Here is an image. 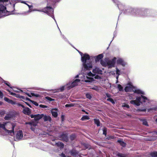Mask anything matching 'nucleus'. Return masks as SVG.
<instances>
[{"mask_svg": "<svg viewBox=\"0 0 157 157\" xmlns=\"http://www.w3.org/2000/svg\"><path fill=\"white\" fill-rule=\"evenodd\" d=\"M35 11L42 12L47 13L48 15H52L53 13V9L51 6H47L41 10L35 9Z\"/></svg>", "mask_w": 157, "mask_h": 157, "instance_id": "3", "label": "nucleus"}, {"mask_svg": "<svg viewBox=\"0 0 157 157\" xmlns=\"http://www.w3.org/2000/svg\"><path fill=\"white\" fill-rule=\"evenodd\" d=\"M103 134L105 136H106L107 135V128L105 127H104L103 128Z\"/></svg>", "mask_w": 157, "mask_h": 157, "instance_id": "37", "label": "nucleus"}, {"mask_svg": "<svg viewBox=\"0 0 157 157\" xmlns=\"http://www.w3.org/2000/svg\"><path fill=\"white\" fill-rule=\"evenodd\" d=\"M103 57V55L102 54L98 55V56L95 57V61L96 62L99 61L100 59H102Z\"/></svg>", "mask_w": 157, "mask_h": 157, "instance_id": "16", "label": "nucleus"}, {"mask_svg": "<svg viewBox=\"0 0 157 157\" xmlns=\"http://www.w3.org/2000/svg\"><path fill=\"white\" fill-rule=\"evenodd\" d=\"M46 99L47 100H48L49 101H55V99L53 98H51L50 97H45Z\"/></svg>", "mask_w": 157, "mask_h": 157, "instance_id": "39", "label": "nucleus"}, {"mask_svg": "<svg viewBox=\"0 0 157 157\" xmlns=\"http://www.w3.org/2000/svg\"><path fill=\"white\" fill-rule=\"evenodd\" d=\"M117 142L123 147H125L126 146V143L123 141L122 139L118 140Z\"/></svg>", "mask_w": 157, "mask_h": 157, "instance_id": "18", "label": "nucleus"}, {"mask_svg": "<svg viewBox=\"0 0 157 157\" xmlns=\"http://www.w3.org/2000/svg\"><path fill=\"white\" fill-rule=\"evenodd\" d=\"M116 74L118 75H120L119 73L120 72V70L118 69L117 68H116Z\"/></svg>", "mask_w": 157, "mask_h": 157, "instance_id": "48", "label": "nucleus"}, {"mask_svg": "<svg viewBox=\"0 0 157 157\" xmlns=\"http://www.w3.org/2000/svg\"><path fill=\"white\" fill-rule=\"evenodd\" d=\"M31 102L36 106H38V104L36 102L32 100Z\"/></svg>", "mask_w": 157, "mask_h": 157, "instance_id": "46", "label": "nucleus"}, {"mask_svg": "<svg viewBox=\"0 0 157 157\" xmlns=\"http://www.w3.org/2000/svg\"><path fill=\"white\" fill-rule=\"evenodd\" d=\"M4 83L6 84L7 86H9L10 88H12V87L10 86V83L7 81H4Z\"/></svg>", "mask_w": 157, "mask_h": 157, "instance_id": "42", "label": "nucleus"}, {"mask_svg": "<svg viewBox=\"0 0 157 157\" xmlns=\"http://www.w3.org/2000/svg\"><path fill=\"white\" fill-rule=\"evenodd\" d=\"M5 124H2L0 123V128H2Z\"/></svg>", "mask_w": 157, "mask_h": 157, "instance_id": "61", "label": "nucleus"}, {"mask_svg": "<svg viewBox=\"0 0 157 157\" xmlns=\"http://www.w3.org/2000/svg\"><path fill=\"white\" fill-rule=\"evenodd\" d=\"M43 119L44 121H50L51 120V117L49 116H47L45 115L43 116Z\"/></svg>", "mask_w": 157, "mask_h": 157, "instance_id": "19", "label": "nucleus"}, {"mask_svg": "<svg viewBox=\"0 0 157 157\" xmlns=\"http://www.w3.org/2000/svg\"><path fill=\"white\" fill-rule=\"evenodd\" d=\"M31 118H34V120L35 121H38L43 117L44 114H37L35 115L31 114L30 116Z\"/></svg>", "mask_w": 157, "mask_h": 157, "instance_id": "8", "label": "nucleus"}, {"mask_svg": "<svg viewBox=\"0 0 157 157\" xmlns=\"http://www.w3.org/2000/svg\"><path fill=\"white\" fill-rule=\"evenodd\" d=\"M23 132L21 130L18 131L16 135V138L18 140H21L23 137Z\"/></svg>", "mask_w": 157, "mask_h": 157, "instance_id": "9", "label": "nucleus"}, {"mask_svg": "<svg viewBox=\"0 0 157 157\" xmlns=\"http://www.w3.org/2000/svg\"><path fill=\"white\" fill-rule=\"evenodd\" d=\"M60 140L66 142H68L69 141L67 134V133H62L59 136Z\"/></svg>", "mask_w": 157, "mask_h": 157, "instance_id": "6", "label": "nucleus"}, {"mask_svg": "<svg viewBox=\"0 0 157 157\" xmlns=\"http://www.w3.org/2000/svg\"><path fill=\"white\" fill-rule=\"evenodd\" d=\"M107 101H110L113 104H115V102L113 100L110 98H108L107 99Z\"/></svg>", "mask_w": 157, "mask_h": 157, "instance_id": "34", "label": "nucleus"}, {"mask_svg": "<svg viewBox=\"0 0 157 157\" xmlns=\"http://www.w3.org/2000/svg\"><path fill=\"white\" fill-rule=\"evenodd\" d=\"M100 63L104 67H106L107 65V63H106L102 59H101L100 60Z\"/></svg>", "mask_w": 157, "mask_h": 157, "instance_id": "31", "label": "nucleus"}, {"mask_svg": "<svg viewBox=\"0 0 157 157\" xmlns=\"http://www.w3.org/2000/svg\"><path fill=\"white\" fill-rule=\"evenodd\" d=\"M141 97H137L136 98V100H132L130 101V103L131 104H133L137 106H139L140 105V103H141Z\"/></svg>", "mask_w": 157, "mask_h": 157, "instance_id": "5", "label": "nucleus"}, {"mask_svg": "<svg viewBox=\"0 0 157 157\" xmlns=\"http://www.w3.org/2000/svg\"><path fill=\"white\" fill-rule=\"evenodd\" d=\"M86 97L89 99H90L92 98L91 95L87 93L86 94Z\"/></svg>", "mask_w": 157, "mask_h": 157, "instance_id": "43", "label": "nucleus"}, {"mask_svg": "<svg viewBox=\"0 0 157 157\" xmlns=\"http://www.w3.org/2000/svg\"><path fill=\"white\" fill-rule=\"evenodd\" d=\"M31 121L29 122H26L25 123V124H29L30 125H31Z\"/></svg>", "mask_w": 157, "mask_h": 157, "instance_id": "62", "label": "nucleus"}, {"mask_svg": "<svg viewBox=\"0 0 157 157\" xmlns=\"http://www.w3.org/2000/svg\"><path fill=\"white\" fill-rule=\"evenodd\" d=\"M11 124L12 126V130H9L7 129L6 131L5 132H6L8 133L9 134H10L11 133H14V128L15 126V125L13 123H11Z\"/></svg>", "mask_w": 157, "mask_h": 157, "instance_id": "11", "label": "nucleus"}, {"mask_svg": "<svg viewBox=\"0 0 157 157\" xmlns=\"http://www.w3.org/2000/svg\"><path fill=\"white\" fill-rule=\"evenodd\" d=\"M21 98L23 99H25V97L24 96H21V98Z\"/></svg>", "mask_w": 157, "mask_h": 157, "instance_id": "64", "label": "nucleus"}, {"mask_svg": "<svg viewBox=\"0 0 157 157\" xmlns=\"http://www.w3.org/2000/svg\"><path fill=\"white\" fill-rule=\"evenodd\" d=\"M118 88L120 91H123V88L121 85L119 84L118 85Z\"/></svg>", "mask_w": 157, "mask_h": 157, "instance_id": "38", "label": "nucleus"}, {"mask_svg": "<svg viewBox=\"0 0 157 157\" xmlns=\"http://www.w3.org/2000/svg\"><path fill=\"white\" fill-rule=\"evenodd\" d=\"M94 123L97 125L98 127L100 126V121L98 119H94Z\"/></svg>", "mask_w": 157, "mask_h": 157, "instance_id": "22", "label": "nucleus"}, {"mask_svg": "<svg viewBox=\"0 0 157 157\" xmlns=\"http://www.w3.org/2000/svg\"><path fill=\"white\" fill-rule=\"evenodd\" d=\"M116 156L117 157H127V155L118 152Z\"/></svg>", "mask_w": 157, "mask_h": 157, "instance_id": "25", "label": "nucleus"}, {"mask_svg": "<svg viewBox=\"0 0 157 157\" xmlns=\"http://www.w3.org/2000/svg\"><path fill=\"white\" fill-rule=\"evenodd\" d=\"M74 106V104H67L65 105L66 107H73Z\"/></svg>", "mask_w": 157, "mask_h": 157, "instance_id": "40", "label": "nucleus"}, {"mask_svg": "<svg viewBox=\"0 0 157 157\" xmlns=\"http://www.w3.org/2000/svg\"><path fill=\"white\" fill-rule=\"evenodd\" d=\"M51 112L52 116L54 117H57L58 113L57 112L52 111Z\"/></svg>", "mask_w": 157, "mask_h": 157, "instance_id": "32", "label": "nucleus"}, {"mask_svg": "<svg viewBox=\"0 0 157 157\" xmlns=\"http://www.w3.org/2000/svg\"><path fill=\"white\" fill-rule=\"evenodd\" d=\"M4 99L5 101L9 103L10 99L9 98L6 97H5Z\"/></svg>", "mask_w": 157, "mask_h": 157, "instance_id": "45", "label": "nucleus"}, {"mask_svg": "<svg viewBox=\"0 0 157 157\" xmlns=\"http://www.w3.org/2000/svg\"><path fill=\"white\" fill-rule=\"evenodd\" d=\"M76 135L75 134H72L70 135V139L71 141L75 140L76 138Z\"/></svg>", "mask_w": 157, "mask_h": 157, "instance_id": "26", "label": "nucleus"}, {"mask_svg": "<svg viewBox=\"0 0 157 157\" xmlns=\"http://www.w3.org/2000/svg\"><path fill=\"white\" fill-rule=\"evenodd\" d=\"M31 129L33 130L34 131L35 129V128H34L36 125V122L33 121H31Z\"/></svg>", "mask_w": 157, "mask_h": 157, "instance_id": "23", "label": "nucleus"}, {"mask_svg": "<svg viewBox=\"0 0 157 157\" xmlns=\"http://www.w3.org/2000/svg\"><path fill=\"white\" fill-rule=\"evenodd\" d=\"M147 110V109H140V111H143V112H145Z\"/></svg>", "mask_w": 157, "mask_h": 157, "instance_id": "60", "label": "nucleus"}, {"mask_svg": "<svg viewBox=\"0 0 157 157\" xmlns=\"http://www.w3.org/2000/svg\"><path fill=\"white\" fill-rule=\"evenodd\" d=\"M135 89V87L126 86L124 88V90L126 92H131L133 91V89Z\"/></svg>", "mask_w": 157, "mask_h": 157, "instance_id": "15", "label": "nucleus"}, {"mask_svg": "<svg viewBox=\"0 0 157 157\" xmlns=\"http://www.w3.org/2000/svg\"><path fill=\"white\" fill-rule=\"evenodd\" d=\"M4 96V95L3 93L2 92H1V91H0V98H3Z\"/></svg>", "mask_w": 157, "mask_h": 157, "instance_id": "50", "label": "nucleus"}, {"mask_svg": "<svg viewBox=\"0 0 157 157\" xmlns=\"http://www.w3.org/2000/svg\"><path fill=\"white\" fill-rule=\"evenodd\" d=\"M60 155L61 157H66V156L65 155V154L63 153H62Z\"/></svg>", "mask_w": 157, "mask_h": 157, "instance_id": "56", "label": "nucleus"}, {"mask_svg": "<svg viewBox=\"0 0 157 157\" xmlns=\"http://www.w3.org/2000/svg\"><path fill=\"white\" fill-rule=\"evenodd\" d=\"M92 72L94 73H97L101 75L102 74V71L98 67H96L93 69Z\"/></svg>", "mask_w": 157, "mask_h": 157, "instance_id": "13", "label": "nucleus"}, {"mask_svg": "<svg viewBox=\"0 0 157 157\" xmlns=\"http://www.w3.org/2000/svg\"><path fill=\"white\" fill-rule=\"evenodd\" d=\"M6 124H5L4 126H3V127L2 128L5 132L6 131L7 129L6 128L5 125H6Z\"/></svg>", "mask_w": 157, "mask_h": 157, "instance_id": "54", "label": "nucleus"}, {"mask_svg": "<svg viewBox=\"0 0 157 157\" xmlns=\"http://www.w3.org/2000/svg\"><path fill=\"white\" fill-rule=\"evenodd\" d=\"M124 107H126L128 108H129V106L128 105H124Z\"/></svg>", "mask_w": 157, "mask_h": 157, "instance_id": "63", "label": "nucleus"}, {"mask_svg": "<svg viewBox=\"0 0 157 157\" xmlns=\"http://www.w3.org/2000/svg\"><path fill=\"white\" fill-rule=\"evenodd\" d=\"M114 138V136H110L107 137V139L108 140H110L112 139H113Z\"/></svg>", "mask_w": 157, "mask_h": 157, "instance_id": "47", "label": "nucleus"}, {"mask_svg": "<svg viewBox=\"0 0 157 157\" xmlns=\"http://www.w3.org/2000/svg\"><path fill=\"white\" fill-rule=\"evenodd\" d=\"M90 119L89 116L87 115H84L81 118V120L82 121H84L85 120H88Z\"/></svg>", "mask_w": 157, "mask_h": 157, "instance_id": "27", "label": "nucleus"}, {"mask_svg": "<svg viewBox=\"0 0 157 157\" xmlns=\"http://www.w3.org/2000/svg\"><path fill=\"white\" fill-rule=\"evenodd\" d=\"M117 63L121 64L123 66H125V64L123 60L121 59H119L117 60Z\"/></svg>", "mask_w": 157, "mask_h": 157, "instance_id": "17", "label": "nucleus"}, {"mask_svg": "<svg viewBox=\"0 0 157 157\" xmlns=\"http://www.w3.org/2000/svg\"><path fill=\"white\" fill-rule=\"evenodd\" d=\"M25 103L27 105L29 106L30 108H32V106L27 102H25Z\"/></svg>", "mask_w": 157, "mask_h": 157, "instance_id": "59", "label": "nucleus"}, {"mask_svg": "<svg viewBox=\"0 0 157 157\" xmlns=\"http://www.w3.org/2000/svg\"><path fill=\"white\" fill-rule=\"evenodd\" d=\"M70 153L72 155L75 156L77 155L78 154V152L75 150H71Z\"/></svg>", "mask_w": 157, "mask_h": 157, "instance_id": "20", "label": "nucleus"}, {"mask_svg": "<svg viewBox=\"0 0 157 157\" xmlns=\"http://www.w3.org/2000/svg\"><path fill=\"white\" fill-rule=\"evenodd\" d=\"M32 96L36 97H40V95L39 94H35L33 93H31V95L29 94L28 96L29 97H31Z\"/></svg>", "mask_w": 157, "mask_h": 157, "instance_id": "28", "label": "nucleus"}, {"mask_svg": "<svg viewBox=\"0 0 157 157\" xmlns=\"http://www.w3.org/2000/svg\"><path fill=\"white\" fill-rule=\"evenodd\" d=\"M25 99L26 100L29 101H30L31 102V101H32V100H31L30 98H25Z\"/></svg>", "mask_w": 157, "mask_h": 157, "instance_id": "57", "label": "nucleus"}, {"mask_svg": "<svg viewBox=\"0 0 157 157\" xmlns=\"http://www.w3.org/2000/svg\"><path fill=\"white\" fill-rule=\"evenodd\" d=\"M11 118V116L9 114H6L4 117V119L5 120H9Z\"/></svg>", "mask_w": 157, "mask_h": 157, "instance_id": "30", "label": "nucleus"}, {"mask_svg": "<svg viewBox=\"0 0 157 157\" xmlns=\"http://www.w3.org/2000/svg\"><path fill=\"white\" fill-rule=\"evenodd\" d=\"M56 145L58 147H60L61 148H63L64 146V144L62 142H58L56 143Z\"/></svg>", "mask_w": 157, "mask_h": 157, "instance_id": "21", "label": "nucleus"}, {"mask_svg": "<svg viewBox=\"0 0 157 157\" xmlns=\"http://www.w3.org/2000/svg\"><path fill=\"white\" fill-rule=\"evenodd\" d=\"M150 155L152 157H156V156H157V152H153L151 153Z\"/></svg>", "mask_w": 157, "mask_h": 157, "instance_id": "36", "label": "nucleus"}, {"mask_svg": "<svg viewBox=\"0 0 157 157\" xmlns=\"http://www.w3.org/2000/svg\"><path fill=\"white\" fill-rule=\"evenodd\" d=\"M60 91L62 92L64 90V86H63L62 87H60L59 89Z\"/></svg>", "mask_w": 157, "mask_h": 157, "instance_id": "51", "label": "nucleus"}, {"mask_svg": "<svg viewBox=\"0 0 157 157\" xmlns=\"http://www.w3.org/2000/svg\"><path fill=\"white\" fill-rule=\"evenodd\" d=\"M128 85H129V86H131V87H135L134 86H133V85H132V84L131 82H129L128 83Z\"/></svg>", "mask_w": 157, "mask_h": 157, "instance_id": "58", "label": "nucleus"}, {"mask_svg": "<svg viewBox=\"0 0 157 157\" xmlns=\"http://www.w3.org/2000/svg\"><path fill=\"white\" fill-rule=\"evenodd\" d=\"M116 59V58L114 57L111 60H108L107 62V65L109 66V67H114Z\"/></svg>", "mask_w": 157, "mask_h": 157, "instance_id": "7", "label": "nucleus"}, {"mask_svg": "<svg viewBox=\"0 0 157 157\" xmlns=\"http://www.w3.org/2000/svg\"><path fill=\"white\" fill-rule=\"evenodd\" d=\"M0 1L2 2L3 4H4V3H7V5L9 4V6L6 7L7 11L5 13V15H10L13 13V12L15 10V4H12L8 0H0Z\"/></svg>", "mask_w": 157, "mask_h": 157, "instance_id": "2", "label": "nucleus"}, {"mask_svg": "<svg viewBox=\"0 0 157 157\" xmlns=\"http://www.w3.org/2000/svg\"><path fill=\"white\" fill-rule=\"evenodd\" d=\"M61 121H63L64 120V116L63 115H62L61 116Z\"/></svg>", "mask_w": 157, "mask_h": 157, "instance_id": "53", "label": "nucleus"}, {"mask_svg": "<svg viewBox=\"0 0 157 157\" xmlns=\"http://www.w3.org/2000/svg\"><path fill=\"white\" fill-rule=\"evenodd\" d=\"M39 106L41 108H46L47 107V106L46 105H39Z\"/></svg>", "mask_w": 157, "mask_h": 157, "instance_id": "49", "label": "nucleus"}, {"mask_svg": "<svg viewBox=\"0 0 157 157\" xmlns=\"http://www.w3.org/2000/svg\"><path fill=\"white\" fill-rule=\"evenodd\" d=\"M143 121V124L146 126H148L147 121L145 119L142 120Z\"/></svg>", "mask_w": 157, "mask_h": 157, "instance_id": "35", "label": "nucleus"}, {"mask_svg": "<svg viewBox=\"0 0 157 157\" xmlns=\"http://www.w3.org/2000/svg\"><path fill=\"white\" fill-rule=\"evenodd\" d=\"M9 103L11 104L12 105H15L16 104V102L15 101L10 99Z\"/></svg>", "mask_w": 157, "mask_h": 157, "instance_id": "44", "label": "nucleus"}, {"mask_svg": "<svg viewBox=\"0 0 157 157\" xmlns=\"http://www.w3.org/2000/svg\"><path fill=\"white\" fill-rule=\"evenodd\" d=\"M81 56V60L83 63V65L84 69L86 70H90L92 68V65L91 61H87L89 60L90 57L89 55L85 53L83 54L81 52H79Z\"/></svg>", "mask_w": 157, "mask_h": 157, "instance_id": "1", "label": "nucleus"}, {"mask_svg": "<svg viewBox=\"0 0 157 157\" xmlns=\"http://www.w3.org/2000/svg\"><path fill=\"white\" fill-rule=\"evenodd\" d=\"M133 92H134V93H137L138 94H142L143 95L144 94V92L139 89L136 90H133Z\"/></svg>", "mask_w": 157, "mask_h": 157, "instance_id": "24", "label": "nucleus"}, {"mask_svg": "<svg viewBox=\"0 0 157 157\" xmlns=\"http://www.w3.org/2000/svg\"><path fill=\"white\" fill-rule=\"evenodd\" d=\"M105 94L106 96L109 98H110L111 97V95L108 93H106Z\"/></svg>", "mask_w": 157, "mask_h": 157, "instance_id": "55", "label": "nucleus"}, {"mask_svg": "<svg viewBox=\"0 0 157 157\" xmlns=\"http://www.w3.org/2000/svg\"><path fill=\"white\" fill-rule=\"evenodd\" d=\"M80 81V79H76L71 84L70 86V88H72L75 86L77 85V83Z\"/></svg>", "mask_w": 157, "mask_h": 157, "instance_id": "12", "label": "nucleus"}, {"mask_svg": "<svg viewBox=\"0 0 157 157\" xmlns=\"http://www.w3.org/2000/svg\"><path fill=\"white\" fill-rule=\"evenodd\" d=\"M141 97L143 98V102H145L146 101L145 100H147V98L144 96L141 95Z\"/></svg>", "mask_w": 157, "mask_h": 157, "instance_id": "41", "label": "nucleus"}, {"mask_svg": "<svg viewBox=\"0 0 157 157\" xmlns=\"http://www.w3.org/2000/svg\"><path fill=\"white\" fill-rule=\"evenodd\" d=\"M17 104L18 106H21L23 108H24V109L25 108V106L24 105H22V104H20L19 103H17Z\"/></svg>", "mask_w": 157, "mask_h": 157, "instance_id": "52", "label": "nucleus"}, {"mask_svg": "<svg viewBox=\"0 0 157 157\" xmlns=\"http://www.w3.org/2000/svg\"><path fill=\"white\" fill-rule=\"evenodd\" d=\"M10 94V95H11L13 96H14V97L17 98H21V95H20V94H16L15 93H13V92H11V93Z\"/></svg>", "mask_w": 157, "mask_h": 157, "instance_id": "29", "label": "nucleus"}, {"mask_svg": "<svg viewBox=\"0 0 157 157\" xmlns=\"http://www.w3.org/2000/svg\"><path fill=\"white\" fill-rule=\"evenodd\" d=\"M56 0H47V6H52L54 5V3L56 2Z\"/></svg>", "mask_w": 157, "mask_h": 157, "instance_id": "14", "label": "nucleus"}, {"mask_svg": "<svg viewBox=\"0 0 157 157\" xmlns=\"http://www.w3.org/2000/svg\"><path fill=\"white\" fill-rule=\"evenodd\" d=\"M22 113L25 114L29 116L31 113V110L28 107H25L22 110Z\"/></svg>", "mask_w": 157, "mask_h": 157, "instance_id": "10", "label": "nucleus"}, {"mask_svg": "<svg viewBox=\"0 0 157 157\" xmlns=\"http://www.w3.org/2000/svg\"><path fill=\"white\" fill-rule=\"evenodd\" d=\"M6 5H7V3H4L3 4V3L0 2V13H5L6 11Z\"/></svg>", "mask_w": 157, "mask_h": 157, "instance_id": "4", "label": "nucleus"}, {"mask_svg": "<svg viewBox=\"0 0 157 157\" xmlns=\"http://www.w3.org/2000/svg\"><path fill=\"white\" fill-rule=\"evenodd\" d=\"M154 110V111H157V107H155L152 108H149L147 109V111L148 112H150L151 111Z\"/></svg>", "mask_w": 157, "mask_h": 157, "instance_id": "33", "label": "nucleus"}]
</instances>
